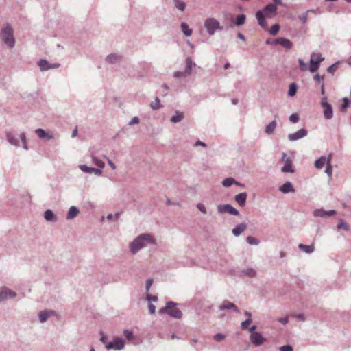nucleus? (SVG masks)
I'll use <instances>...</instances> for the list:
<instances>
[{
	"mask_svg": "<svg viewBox=\"0 0 351 351\" xmlns=\"http://www.w3.org/2000/svg\"><path fill=\"white\" fill-rule=\"evenodd\" d=\"M5 134L6 140L10 145L15 147H20V142H21V147L25 150L28 149L27 137L26 134L25 132H21L19 134L20 141L12 131H5Z\"/></svg>",
	"mask_w": 351,
	"mask_h": 351,
	"instance_id": "obj_3",
	"label": "nucleus"
},
{
	"mask_svg": "<svg viewBox=\"0 0 351 351\" xmlns=\"http://www.w3.org/2000/svg\"><path fill=\"white\" fill-rule=\"evenodd\" d=\"M241 274L249 276L250 278H254L256 275V271L253 268H247L244 269L241 271Z\"/></svg>",
	"mask_w": 351,
	"mask_h": 351,
	"instance_id": "obj_32",
	"label": "nucleus"
},
{
	"mask_svg": "<svg viewBox=\"0 0 351 351\" xmlns=\"http://www.w3.org/2000/svg\"><path fill=\"white\" fill-rule=\"evenodd\" d=\"M16 293L10 289L3 287L0 291V303L9 298H15Z\"/></svg>",
	"mask_w": 351,
	"mask_h": 351,
	"instance_id": "obj_12",
	"label": "nucleus"
},
{
	"mask_svg": "<svg viewBox=\"0 0 351 351\" xmlns=\"http://www.w3.org/2000/svg\"><path fill=\"white\" fill-rule=\"evenodd\" d=\"M320 106L323 109V115L325 119L330 120L333 117V109L330 104L328 102L326 96H323L320 101Z\"/></svg>",
	"mask_w": 351,
	"mask_h": 351,
	"instance_id": "obj_5",
	"label": "nucleus"
},
{
	"mask_svg": "<svg viewBox=\"0 0 351 351\" xmlns=\"http://www.w3.org/2000/svg\"><path fill=\"white\" fill-rule=\"evenodd\" d=\"M213 339L216 341H221L225 339V335L222 333H217L214 335Z\"/></svg>",
	"mask_w": 351,
	"mask_h": 351,
	"instance_id": "obj_54",
	"label": "nucleus"
},
{
	"mask_svg": "<svg viewBox=\"0 0 351 351\" xmlns=\"http://www.w3.org/2000/svg\"><path fill=\"white\" fill-rule=\"evenodd\" d=\"M280 191H281L284 194H287L289 193H295V190L294 187L293 186V184L291 182H286L284 183L282 186L279 187Z\"/></svg>",
	"mask_w": 351,
	"mask_h": 351,
	"instance_id": "obj_18",
	"label": "nucleus"
},
{
	"mask_svg": "<svg viewBox=\"0 0 351 351\" xmlns=\"http://www.w3.org/2000/svg\"><path fill=\"white\" fill-rule=\"evenodd\" d=\"M123 335L125 337V338L129 339V340L132 339L133 337H134L133 332L131 330H125L123 331Z\"/></svg>",
	"mask_w": 351,
	"mask_h": 351,
	"instance_id": "obj_52",
	"label": "nucleus"
},
{
	"mask_svg": "<svg viewBox=\"0 0 351 351\" xmlns=\"http://www.w3.org/2000/svg\"><path fill=\"white\" fill-rule=\"evenodd\" d=\"M158 299V298L156 295H147V300H148V302L149 303H151V302H157Z\"/></svg>",
	"mask_w": 351,
	"mask_h": 351,
	"instance_id": "obj_60",
	"label": "nucleus"
},
{
	"mask_svg": "<svg viewBox=\"0 0 351 351\" xmlns=\"http://www.w3.org/2000/svg\"><path fill=\"white\" fill-rule=\"evenodd\" d=\"M125 340L123 338H117L106 345L108 350H120L124 348Z\"/></svg>",
	"mask_w": 351,
	"mask_h": 351,
	"instance_id": "obj_8",
	"label": "nucleus"
},
{
	"mask_svg": "<svg viewBox=\"0 0 351 351\" xmlns=\"http://www.w3.org/2000/svg\"><path fill=\"white\" fill-rule=\"evenodd\" d=\"M189 75V73H186L185 70L184 71H176L173 73V77L176 78L185 77Z\"/></svg>",
	"mask_w": 351,
	"mask_h": 351,
	"instance_id": "obj_49",
	"label": "nucleus"
},
{
	"mask_svg": "<svg viewBox=\"0 0 351 351\" xmlns=\"http://www.w3.org/2000/svg\"><path fill=\"white\" fill-rule=\"evenodd\" d=\"M100 341L104 343V344H107V336L103 332H100Z\"/></svg>",
	"mask_w": 351,
	"mask_h": 351,
	"instance_id": "obj_61",
	"label": "nucleus"
},
{
	"mask_svg": "<svg viewBox=\"0 0 351 351\" xmlns=\"http://www.w3.org/2000/svg\"><path fill=\"white\" fill-rule=\"evenodd\" d=\"M277 14V7L274 3L267 4L263 9L258 10L256 13V18L258 21V25L263 28L266 29L267 28V23L265 19H271Z\"/></svg>",
	"mask_w": 351,
	"mask_h": 351,
	"instance_id": "obj_2",
	"label": "nucleus"
},
{
	"mask_svg": "<svg viewBox=\"0 0 351 351\" xmlns=\"http://www.w3.org/2000/svg\"><path fill=\"white\" fill-rule=\"evenodd\" d=\"M279 29H280V25L278 24H275L271 27L270 30H269V34L272 36H275L278 34Z\"/></svg>",
	"mask_w": 351,
	"mask_h": 351,
	"instance_id": "obj_48",
	"label": "nucleus"
},
{
	"mask_svg": "<svg viewBox=\"0 0 351 351\" xmlns=\"http://www.w3.org/2000/svg\"><path fill=\"white\" fill-rule=\"evenodd\" d=\"M121 56L116 53H110L106 56L105 60L109 64H115L121 60Z\"/></svg>",
	"mask_w": 351,
	"mask_h": 351,
	"instance_id": "obj_24",
	"label": "nucleus"
},
{
	"mask_svg": "<svg viewBox=\"0 0 351 351\" xmlns=\"http://www.w3.org/2000/svg\"><path fill=\"white\" fill-rule=\"evenodd\" d=\"M299 19L302 21V23H306L307 22L308 14L307 12H304L302 14H300L298 16Z\"/></svg>",
	"mask_w": 351,
	"mask_h": 351,
	"instance_id": "obj_55",
	"label": "nucleus"
},
{
	"mask_svg": "<svg viewBox=\"0 0 351 351\" xmlns=\"http://www.w3.org/2000/svg\"><path fill=\"white\" fill-rule=\"evenodd\" d=\"M331 158H332V155L330 154L327 159V166H326V168L325 170L326 173L329 176V178L332 177V165L330 164Z\"/></svg>",
	"mask_w": 351,
	"mask_h": 351,
	"instance_id": "obj_40",
	"label": "nucleus"
},
{
	"mask_svg": "<svg viewBox=\"0 0 351 351\" xmlns=\"http://www.w3.org/2000/svg\"><path fill=\"white\" fill-rule=\"evenodd\" d=\"M153 282H154V280L152 278H149L147 280L146 284H145V289H146L147 291H148L149 290L151 286L153 284Z\"/></svg>",
	"mask_w": 351,
	"mask_h": 351,
	"instance_id": "obj_58",
	"label": "nucleus"
},
{
	"mask_svg": "<svg viewBox=\"0 0 351 351\" xmlns=\"http://www.w3.org/2000/svg\"><path fill=\"white\" fill-rule=\"evenodd\" d=\"M247 197V193L245 192H243L235 195L234 199L240 206L243 207L246 204Z\"/></svg>",
	"mask_w": 351,
	"mask_h": 351,
	"instance_id": "obj_19",
	"label": "nucleus"
},
{
	"mask_svg": "<svg viewBox=\"0 0 351 351\" xmlns=\"http://www.w3.org/2000/svg\"><path fill=\"white\" fill-rule=\"evenodd\" d=\"M91 158H92L93 163L95 165H97L98 167H99L101 169H103L104 167V166H105L104 162L102 160L97 158L95 156V154L93 152L91 153Z\"/></svg>",
	"mask_w": 351,
	"mask_h": 351,
	"instance_id": "obj_36",
	"label": "nucleus"
},
{
	"mask_svg": "<svg viewBox=\"0 0 351 351\" xmlns=\"http://www.w3.org/2000/svg\"><path fill=\"white\" fill-rule=\"evenodd\" d=\"M313 214L315 217H327L335 215L336 214V211L335 210L326 211L322 208H317L313 211Z\"/></svg>",
	"mask_w": 351,
	"mask_h": 351,
	"instance_id": "obj_14",
	"label": "nucleus"
},
{
	"mask_svg": "<svg viewBox=\"0 0 351 351\" xmlns=\"http://www.w3.org/2000/svg\"><path fill=\"white\" fill-rule=\"evenodd\" d=\"M250 341L255 346H260L265 342L266 339L259 332H255L250 335Z\"/></svg>",
	"mask_w": 351,
	"mask_h": 351,
	"instance_id": "obj_11",
	"label": "nucleus"
},
{
	"mask_svg": "<svg viewBox=\"0 0 351 351\" xmlns=\"http://www.w3.org/2000/svg\"><path fill=\"white\" fill-rule=\"evenodd\" d=\"M350 104V101L348 97H344L343 99V104L340 106V110L343 111L346 110Z\"/></svg>",
	"mask_w": 351,
	"mask_h": 351,
	"instance_id": "obj_44",
	"label": "nucleus"
},
{
	"mask_svg": "<svg viewBox=\"0 0 351 351\" xmlns=\"http://www.w3.org/2000/svg\"><path fill=\"white\" fill-rule=\"evenodd\" d=\"M247 228V224L241 223L238 224L232 229V234L235 237H239Z\"/></svg>",
	"mask_w": 351,
	"mask_h": 351,
	"instance_id": "obj_21",
	"label": "nucleus"
},
{
	"mask_svg": "<svg viewBox=\"0 0 351 351\" xmlns=\"http://www.w3.org/2000/svg\"><path fill=\"white\" fill-rule=\"evenodd\" d=\"M177 305H178V304L174 302H172V301L167 302L166 303V306L160 308L159 311H158V313L160 314H165V313H166V314L168 315V312H169V308H171L172 307H175Z\"/></svg>",
	"mask_w": 351,
	"mask_h": 351,
	"instance_id": "obj_26",
	"label": "nucleus"
},
{
	"mask_svg": "<svg viewBox=\"0 0 351 351\" xmlns=\"http://www.w3.org/2000/svg\"><path fill=\"white\" fill-rule=\"evenodd\" d=\"M219 310L224 311L227 309H231L237 313H239L240 311L239 308L233 303L228 300H224L219 307Z\"/></svg>",
	"mask_w": 351,
	"mask_h": 351,
	"instance_id": "obj_15",
	"label": "nucleus"
},
{
	"mask_svg": "<svg viewBox=\"0 0 351 351\" xmlns=\"http://www.w3.org/2000/svg\"><path fill=\"white\" fill-rule=\"evenodd\" d=\"M56 315V312L52 310L42 311L38 313L39 321L41 323L47 322L49 317Z\"/></svg>",
	"mask_w": 351,
	"mask_h": 351,
	"instance_id": "obj_16",
	"label": "nucleus"
},
{
	"mask_svg": "<svg viewBox=\"0 0 351 351\" xmlns=\"http://www.w3.org/2000/svg\"><path fill=\"white\" fill-rule=\"evenodd\" d=\"M337 228L339 230L342 229L346 231H348L350 230L349 226L343 219H339V223L337 226Z\"/></svg>",
	"mask_w": 351,
	"mask_h": 351,
	"instance_id": "obj_41",
	"label": "nucleus"
},
{
	"mask_svg": "<svg viewBox=\"0 0 351 351\" xmlns=\"http://www.w3.org/2000/svg\"><path fill=\"white\" fill-rule=\"evenodd\" d=\"M197 209L201 211L202 213H206V208L205 206L202 203H198L197 204Z\"/></svg>",
	"mask_w": 351,
	"mask_h": 351,
	"instance_id": "obj_56",
	"label": "nucleus"
},
{
	"mask_svg": "<svg viewBox=\"0 0 351 351\" xmlns=\"http://www.w3.org/2000/svg\"><path fill=\"white\" fill-rule=\"evenodd\" d=\"M246 241L250 245H258L259 242H260L258 239H257L255 237H251V236H249L246 238Z\"/></svg>",
	"mask_w": 351,
	"mask_h": 351,
	"instance_id": "obj_45",
	"label": "nucleus"
},
{
	"mask_svg": "<svg viewBox=\"0 0 351 351\" xmlns=\"http://www.w3.org/2000/svg\"><path fill=\"white\" fill-rule=\"evenodd\" d=\"M184 117V113L182 112L176 110L175 114L171 117V121L172 123H178L183 120Z\"/></svg>",
	"mask_w": 351,
	"mask_h": 351,
	"instance_id": "obj_28",
	"label": "nucleus"
},
{
	"mask_svg": "<svg viewBox=\"0 0 351 351\" xmlns=\"http://www.w3.org/2000/svg\"><path fill=\"white\" fill-rule=\"evenodd\" d=\"M298 90V86L295 82H292L289 84V88L288 90V95L289 97H293L295 95Z\"/></svg>",
	"mask_w": 351,
	"mask_h": 351,
	"instance_id": "obj_39",
	"label": "nucleus"
},
{
	"mask_svg": "<svg viewBox=\"0 0 351 351\" xmlns=\"http://www.w3.org/2000/svg\"><path fill=\"white\" fill-rule=\"evenodd\" d=\"M150 108L153 110H157L161 108H162V105L160 103V100L158 97L155 98V101L150 103Z\"/></svg>",
	"mask_w": 351,
	"mask_h": 351,
	"instance_id": "obj_35",
	"label": "nucleus"
},
{
	"mask_svg": "<svg viewBox=\"0 0 351 351\" xmlns=\"http://www.w3.org/2000/svg\"><path fill=\"white\" fill-rule=\"evenodd\" d=\"M44 217L46 221L55 222L57 221V217L52 210L48 209L44 213Z\"/></svg>",
	"mask_w": 351,
	"mask_h": 351,
	"instance_id": "obj_27",
	"label": "nucleus"
},
{
	"mask_svg": "<svg viewBox=\"0 0 351 351\" xmlns=\"http://www.w3.org/2000/svg\"><path fill=\"white\" fill-rule=\"evenodd\" d=\"M252 322V318H247L244 322H241V328L242 330H246L248 327V325Z\"/></svg>",
	"mask_w": 351,
	"mask_h": 351,
	"instance_id": "obj_51",
	"label": "nucleus"
},
{
	"mask_svg": "<svg viewBox=\"0 0 351 351\" xmlns=\"http://www.w3.org/2000/svg\"><path fill=\"white\" fill-rule=\"evenodd\" d=\"M324 58L320 53H313L311 56L309 71L311 73L315 72L319 67V64L323 62Z\"/></svg>",
	"mask_w": 351,
	"mask_h": 351,
	"instance_id": "obj_7",
	"label": "nucleus"
},
{
	"mask_svg": "<svg viewBox=\"0 0 351 351\" xmlns=\"http://www.w3.org/2000/svg\"><path fill=\"white\" fill-rule=\"evenodd\" d=\"M280 351H293L290 345H285L280 348Z\"/></svg>",
	"mask_w": 351,
	"mask_h": 351,
	"instance_id": "obj_57",
	"label": "nucleus"
},
{
	"mask_svg": "<svg viewBox=\"0 0 351 351\" xmlns=\"http://www.w3.org/2000/svg\"><path fill=\"white\" fill-rule=\"evenodd\" d=\"M139 123V118L138 117H134L128 123L129 125H133Z\"/></svg>",
	"mask_w": 351,
	"mask_h": 351,
	"instance_id": "obj_59",
	"label": "nucleus"
},
{
	"mask_svg": "<svg viewBox=\"0 0 351 351\" xmlns=\"http://www.w3.org/2000/svg\"><path fill=\"white\" fill-rule=\"evenodd\" d=\"M155 245L156 240L154 238L148 233H144L138 235L133 241L130 244V250L132 254H136L137 252L146 247L148 245Z\"/></svg>",
	"mask_w": 351,
	"mask_h": 351,
	"instance_id": "obj_1",
	"label": "nucleus"
},
{
	"mask_svg": "<svg viewBox=\"0 0 351 351\" xmlns=\"http://www.w3.org/2000/svg\"><path fill=\"white\" fill-rule=\"evenodd\" d=\"M101 169H101L99 167V168L93 167V173H94L95 175H97V176H99V175H101L102 173V170Z\"/></svg>",
	"mask_w": 351,
	"mask_h": 351,
	"instance_id": "obj_64",
	"label": "nucleus"
},
{
	"mask_svg": "<svg viewBox=\"0 0 351 351\" xmlns=\"http://www.w3.org/2000/svg\"><path fill=\"white\" fill-rule=\"evenodd\" d=\"M35 133L41 139L51 140L53 138V135L51 132H46L45 130L38 128L35 130Z\"/></svg>",
	"mask_w": 351,
	"mask_h": 351,
	"instance_id": "obj_17",
	"label": "nucleus"
},
{
	"mask_svg": "<svg viewBox=\"0 0 351 351\" xmlns=\"http://www.w3.org/2000/svg\"><path fill=\"white\" fill-rule=\"evenodd\" d=\"M282 160L285 162V165L281 168V171L283 173H294V170L292 168V160L285 152L282 154Z\"/></svg>",
	"mask_w": 351,
	"mask_h": 351,
	"instance_id": "obj_9",
	"label": "nucleus"
},
{
	"mask_svg": "<svg viewBox=\"0 0 351 351\" xmlns=\"http://www.w3.org/2000/svg\"><path fill=\"white\" fill-rule=\"evenodd\" d=\"M195 66V63L193 61L191 57H188L186 59V67L184 70L186 71V73H189V75L191 74L193 68Z\"/></svg>",
	"mask_w": 351,
	"mask_h": 351,
	"instance_id": "obj_25",
	"label": "nucleus"
},
{
	"mask_svg": "<svg viewBox=\"0 0 351 351\" xmlns=\"http://www.w3.org/2000/svg\"><path fill=\"white\" fill-rule=\"evenodd\" d=\"M307 134L308 131L304 128H302L295 133L289 134L288 135V139L290 141H295L305 137L307 135Z\"/></svg>",
	"mask_w": 351,
	"mask_h": 351,
	"instance_id": "obj_13",
	"label": "nucleus"
},
{
	"mask_svg": "<svg viewBox=\"0 0 351 351\" xmlns=\"http://www.w3.org/2000/svg\"><path fill=\"white\" fill-rule=\"evenodd\" d=\"M276 121H273L270 122L265 127V133L267 134H272L274 132V130L276 128Z\"/></svg>",
	"mask_w": 351,
	"mask_h": 351,
	"instance_id": "obj_37",
	"label": "nucleus"
},
{
	"mask_svg": "<svg viewBox=\"0 0 351 351\" xmlns=\"http://www.w3.org/2000/svg\"><path fill=\"white\" fill-rule=\"evenodd\" d=\"M79 168L80 170H82L84 173H93V167H88L86 165H80Z\"/></svg>",
	"mask_w": 351,
	"mask_h": 351,
	"instance_id": "obj_43",
	"label": "nucleus"
},
{
	"mask_svg": "<svg viewBox=\"0 0 351 351\" xmlns=\"http://www.w3.org/2000/svg\"><path fill=\"white\" fill-rule=\"evenodd\" d=\"M298 248L306 254H311L314 252L315 246L313 245H306L302 243L299 244Z\"/></svg>",
	"mask_w": 351,
	"mask_h": 351,
	"instance_id": "obj_29",
	"label": "nucleus"
},
{
	"mask_svg": "<svg viewBox=\"0 0 351 351\" xmlns=\"http://www.w3.org/2000/svg\"><path fill=\"white\" fill-rule=\"evenodd\" d=\"M148 309H149V313L152 314V315L154 314L155 312H156V307L152 303H149V304H148Z\"/></svg>",
	"mask_w": 351,
	"mask_h": 351,
	"instance_id": "obj_62",
	"label": "nucleus"
},
{
	"mask_svg": "<svg viewBox=\"0 0 351 351\" xmlns=\"http://www.w3.org/2000/svg\"><path fill=\"white\" fill-rule=\"evenodd\" d=\"M79 213H80L79 209L76 206H72L70 207V208L67 213L66 219H74L75 217H76L78 215Z\"/></svg>",
	"mask_w": 351,
	"mask_h": 351,
	"instance_id": "obj_23",
	"label": "nucleus"
},
{
	"mask_svg": "<svg viewBox=\"0 0 351 351\" xmlns=\"http://www.w3.org/2000/svg\"><path fill=\"white\" fill-rule=\"evenodd\" d=\"M280 45H282L286 49H291L293 47L292 42L290 40L283 37H281Z\"/></svg>",
	"mask_w": 351,
	"mask_h": 351,
	"instance_id": "obj_33",
	"label": "nucleus"
},
{
	"mask_svg": "<svg viewBox=\"0 0 351 351\" xmlns=\"http://www.w3.org/2000/svg\"><path fill=\"white\" fill-rule=\"evenodd\" d=\"M175 6L180 10L184 11L186 8V3L180 0H173Z\"/></svg>",
	"mask_w": 351,
	"mask_h": 351,
	"instance_id": "obj_42",
	"label": "nucleus"
},
{
	"mask_svg": "<svg viewBox=\"0 0 351 351\" xmlns=\"http://www.w3.org/2000/svg\"><path fill=\"white\" fill-rule=\"evenodd\" d=\"M38 65L40 67V71H47L50 69L49 65L50 63H49L46 60L41 59L38 62Z\"/></svg>",
	"mask_w": 351,
	"mask_h": 351,
	"instance_id": "obj_30",
	"label": "nucleus"
},
{
	"mask_svg": "<svg viewBox=\"0 0 351 351\" xmlns=\"http://www.w3.org/2000/svg\"><path fill=\"white\" fill-rule=\"evenodd\" d=\"M168 315L174 319H181L182 317V313L180 309L175 306L169 308Z\"/></svg>",
	"mask_w": 351,
	"mask_h": 351,
	"instance_id": "obj_20",
	"label": "nucleus"
},
{
	"mask_svg": "<svg viewBox=\"0 0 351 351\" xmlns=\"http://www.w3.org/2000/svg\"><path fill=\"white\" fill-rule=\"evenodd\" d=\"M277 321L279 322L280 323L285 325L286 324L288 323L289 322V319L287 317H279L277 319Z\"/></svg>",
	"mask_w": 351,
	"mask_h": 351,
	"instance_id": "obj_63",
	"label": "nucleus"
},
{
	"mask_svg": "<svg viewBox=\"0 0 351 351\" xmlns=\"http://www.w3.org/2000/svg\"><path fill=\"white\" fill-rule=\"evenodd\" d=\"M339 64V62L332 64L327 69V72L333 74L337 71Z\"/></svg>",
	"mask_w": 351,
	"mask_h": 351,
	"instance_id": "obj_47",
	"label": "nucleus"
},
{
	"mask_svg": "<svg viewBox=\"0 0 351 351\" xmlns=\"http://www.w3.org/2000/svg\"><path fill=\"white\" fill-rule=\"evenodd\" d=\"M0 36L3 43L9 47L13 48L15 46L14 30L10 23H7L5 26L2 28Z\"/></svg>",
	"mask_w": 351,
	"mask_h": 351,
	"instance_id": "obj_4",
	"label": "nucleus"
},
{
	"mask_svg": "<svg viewBox=\"0 0 351 351\" xmlns=\"http://www.w3.org/2000/svg\"><path fill=\"white\" fill-rule=\"evenodd\" d=\"M233 184H236V185H238V186H244V184H241L239 182H238L237 181L235 180L234 178H227L226 179H224L222 182V184L223 186L225 187H230Z\"/></svg>",
	"mask_w": 351,
	"mask_h": 351,
	"instance_id": "obj_22",
	"label": "nucleus"
},
{
	"mask_svg": "<svg viewBox=\"0 0 351 351\" xmlns=\"http://www.w3.org/2000/svg\"><path fill=\"white\" fill-rule=\"evenodd\" d=\"M217 212L219 213H227L232 215H238L239 212L230 204H219L217 206Z\"/></svg>",
	"mask_w": 351,
	"mask_h": 351,
	"instance_id": "obj_10",
	"label": "nucleus"
},
{
	"mask_svg": "<svg viewBox=\"0 0 351 351\" xmlns=\"http://www.w3.org/2000/svg\"><path fill=\"white\" fill-rule=\"evenodd\" d=\"M313 79L315 80V82L319 84H321L322 83H324V75H320L318 73H316L314 77H313Z\"/></svg>",
	"mask_w": 351,
	"mask_h": 351,
	"instance_id": "obj_50",
	"label": "nucleus"
},
{
	"mask_svg": "<svg viewBox=\"0 0 351 351\" xmlns=\"http://www.w3.org/2000/svg\"><path fill=\"white\" fill-rule=\"evenodd\" d=\"M181 29L186 36H190L192 34V29H190L189 25L184 22L181 23Z\"/></svg>",
	"mask_w": 351,
	"mask_h": 351,
	"instance_id": "obj_38",
	"label": "nucleus"
},
{
	"mask_svg": "<svg viewBox=\"0 0 351 351\" xmlns=\"http://www.w3.org/2000/svg\"><path fill=\"white\" fill-rule=\"evenodd\" d=\"M204 26L210 35H213L216 29L222 30L223 27L220 25L219 22L213 18L207 19L205 21Z\"/></svg>",
	"mask_w": 351,
	"mask_h": 351,
	"instance_id": "obj_6",
	"label": "nucleus"
},
{
	"mask_svg": "<svg viewBox=\"0 0 351 351\" xmlns=\"http://www.w3.org/2000/svg\"><path fill=\"white\" fill-rule=\"evenodd\" d=\"M298 63L300 66V69L302 71H309V67L307 66V64L304 62V60L301 58L298 59Z\"/></svg>",
	"mask_w": 351,
	"mask_h": 351,
	"instance_id": "obj_46",
	"label": "nucleus"
},
{
	"mask_svg": "<svg viewBox=\"0 0 351 351\" xmlns=\"http://www.w3.org/2000/svg\"><path fill=\"white\" fill-rule=\"evenodd\" d=\"M327 159L328 158L325 156H321L319 159L315 160V167L317 169H322L326 163L327 164Z\"/></svg>",
	"mask_w": 351,
	"mask_h": 351,
	"instance_id": "obj_31",
	"label": "nucleus"
},
{
	"mask_svg": "<svg viewBox=\"0 0 351 351\" xmlns=\"http://www.w3.org/2000/svg\"><path fill=\"white\" fill-rule=\"evenodd\" d=\"M246 16L244 14H239L237 16L234 20V24L237 26H241L245 23Z\"/></svg>",
	"mask_w": 351,
	"mask_h": 351,
	"instance_id": "obj_34",
	"label": "nucleus"
},
{
	"mask_svg": "<svg viewBox=\"0 0 351 351\" xmlns=\"http://www.w3.org/2000/svg\"><path fill=\"white\" fill-rule=\"evenodd\" d=\"M299 119V115L297 113H293L289 116V121L292 123H297Z\"/></svg>",
	"mask_w": 351,
	"mask_h": 351,
	"instance_id": "obj_53",
	"label": "nucleus"
}]
</instances>
